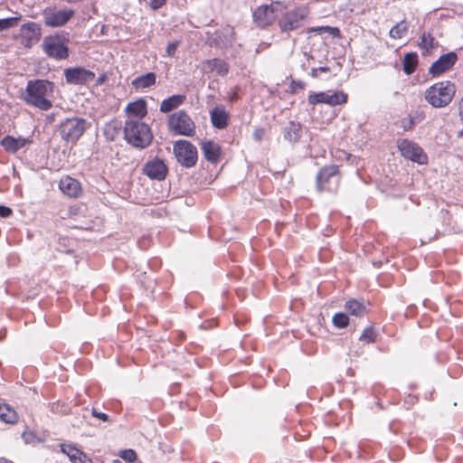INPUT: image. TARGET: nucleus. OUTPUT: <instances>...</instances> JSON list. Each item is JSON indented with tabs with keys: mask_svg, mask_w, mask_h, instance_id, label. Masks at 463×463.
Wrapping results in <instances>:
<instances>
[{
	"mask_svg": "<svg viewBox=\"0 0 463 463\" xmlns=\"http://www.w3.org/2000/svg\"><path fill=\"white\" fill-rule=\"evenodd\" d=\"M53 87V82L47 80H32L27 82L21 98L29 106L49 110L52 107L49 96L52 93Z\"/></svg>",
	"mask_w": 463,
	"mask_h": 463,
	"instance_id": "1",
	"label": "nucleus"
},
{
	"mask_svg": "<svg viewBox=\"0 0 463 463\" xmlns=\"http://www.w3.org/2000/svg\"><path fill=\"white\" fill-rule=\"evenodd\" d=\"M124 138L132 146L143 149L150 146L154 136L147 124L138 119L128 118L124 126Z\"/></svg>",
	"mask_w": 463,
	"mask_h": 463,
	"instance_id": "2",
	"label": "nucleus"
},
{
	"mask_svg": "<svg viewBox=\"0 0 463 463\" xmlns=\"http://www.w3.org/2000/svg\"><path fill=\"white\" fill-rule=\"evenodd\" d=\"M456 90V85L450 80L439 81L425 90L424 99L435 109L445 108L452 101Z\"/></svg>",
	"mask_w": 463,
	"mask_h": 463,
	"instance_id": "3",
	"label": "nucleus"
},
{
	"mask_svg": "<svg viewBox=\"0 0 463 463\" xmlns=\"http://www.w3.org/2000/svg\"><path fill=\"white\" fill-rule=\"evenodd\" d=\"M309 16L307 7L300 5L288 9L284 3V9L279 14L278 26L281 33H290L300 29Z\"/></svg>",
	"mask_w": 463,
	"mask_h": 463,
	"instance_id": "4",
	"label": "nucleus"
},
{
	"mask_svg": "<svg viewBox=\"0 0 463 463\" xmlns=\"http://www.w3.org/2000/svg\"><path fill=\"white\" fill-rule=\"evenodd\" d=\"M284 9V2L272 1L258 6L252 14L254 23L261 28H265L279 22V14Z\"/></svg>",
	"mask_w": 463,
	"mask_h": 463,
	"instance_id": "5",
	"label": "nucleus"
},
{
	"mask_svg": "<svg viewBox=\"0 0 463 463\" xmlns=\"http://www.w3.org/2000/svg\"><path fill=\"white\" fill-rule=\"evenodd\" d=\"M341 181L337 165H329L320 168L316 177L317 188L319 192L336 193Z\"/></svg>",
	"mask_w": 463,
	"mask_h": 463,
	"instance_id": "6",
	"label": "nucleus"
},
{
	"mask_svg": "<svg viewBox=\"0 0 463 463\" xmlns=\"http://www.w3.org/2000/svg\"><path fill=\"white\" fill-rule=\"evenodd\" d=\"M86 119L72 117L62 120L58 128L59 134L66 143L75 144L87 129Z\"/></svg>",
	"mask_w": 463,
	"mask_h": 463,
	"instance_id": "7",
	"label": "nucleus"
},
{
	"mask_svg": "<svg viewBox=\"0 0 463 463\" xmlns=\"http://www.w3.org/2000/svg\"><path fill=\"white\" fill-rule=\"evenodd\" d=\"M167 127L172 133L185 137H194L196 129L195 123L184 109L172 113L168 117Z\"/></svg>",
	"mask_w": 463,
	"mask_h": 463,
	"instance_id": "8",
	"label": "nucleus"
},
{
	"mask_svg": "<svg viewBox=\"0 0 463 463\" xmlns=\"http://www.w3.org/2000/svg\"><path fill=\"white\" fill-rule=\"evenodd\" d=\"M173 151L177 162L184 167H194L198 161L197 148L188 140L180 139L175 141Z\"/></svg>",
	"mask_w": 463,
	"mask_h": 463,
	"instance_id": "9",
	"label": "nucleus"
},
{
	"mask_svg": "<svg viewBox=\"0 0 463 463\" xmlns=\"http://www.w3.org/2000/svg\"><path fill=\"white\" fill-rule=\"evenodd\" d=\"M45 54L55 60H65L69 57V49L60 35L46 36L42 43Z\"/></svg>",
	"mask_w": 463,
	"mask_h": 463,
	"instance_id": "10",
	"label": "nucleus"
},
{
	"mask_svg": "<svg viewBox=\"0 0 463 463\" xmlns=\"http://www.w3.org/2000/svg\"><path fill=\"white\" fill-rule=\"evenodd\" d=\"M74 14V11L71 8L46 7L43 11V23L48 27H61L65 25L73 17Z\"/></svg>",
	"mask_w": 463,
	"mask_h": 463,
	"instance_id": "11",
	"label": "nucleus"
},
{
	"mask_svg": "<svg viewBox=\"0 0 463 463\" xmlns=\"http://www.w3.org/2000/svg\"><path fill=\"white\" fill-rule=\"evenodd\" d=\"M397 147L404 158L420 165L428 163L427 154L417 143L409 139H400L397 142Z\"/></svg>",
	"mask_w": 463,
	"mask_h": 463,
	"instance_id": "12",
	"label": "nucleus"
},
{
	"mask_svg": "<svg viewBox=\"0 0 463 463\" xmlns=\"http://www.w3.org/2000/svg\"><path fill=\"white\" fill-rule=\"evenodd\" d=\"M347 94L342 90H335L333 93L321 91L310 93L308 95L307 101L313 106L324 103L335 107L345 104L347 102Z\"/></svg>",
	"mask_w": 463,
	"mask_h": 463,
	"instance_id": "13",
	"label": "nucleus"
},
{
	"mask_svg": "<svg viewBox=\"0 0 463 463\" xmlns=\"http://www.w3.org/2000/svg\"><path fill=\"white\" fill-rule=\"evenodd\" d=\"M22 44L25 48H31L42 36V27L35 22H28L22 24L20 28Z\"/></svg>",
	"mask_w": 463,
	"mask_h": 463,
	"instance_id": "14",
	"label": "nucleus"
},
{
	"mask_svg": "<svg viewBox=\"0 0 463 463\" xmlns=\"http://www.w3.org/2000/svg\"><path fill=\"white\" fill-rule=\"evenodd\" d=\"M68 83L86 84L95 79V73L82 67L69 68L64 71Z\"/></svg>",
	"mask_w": 463,
	"mask_h": 463,
	"instance_id": "15",
	"label": "nucleus"
},
{
	"mask_svg": "<svg viewBox=\"0 0 463 463\" xmlns=\"http://www.w3.org/2000/svg\"><path fill=\"white\" fill-rule=\"evenodd\" d=\"M167 172L168 169L165 162L157 157L147 161L143 167V173L154 180H164Z\"/></svg>",
	"mask_w": 463,
	"mask_h": 463,
	"instance_id": "16",
	"label": "nucleus"
},
{
	"mask_svg": "<svg viewBox=\"0 0 463 463\" xmlns=\"http://www.w3.org/2000/svg\"><path fill=\"white\" fill-rule=\"evenodd\" d=\"M457 61L458 56L453 52L443 54L431 64L429 72L433 77L439 76L451 69Z\"/></svg>",
	"mask_w": 463,
	"mask_h": 463,
	"instance_id": "17",
	"label": "nucleus"
},
{
	"mask_svg": "<svg viewBox=\"0 0 463 463\" xmlns=\"http://www.w3.org/2000/svg\"><path fill=\"white\" fill-rule=\"evenodd\" d=\"M59 188L64 194L71 198H78L82 194L80 183L70 175L61 178Z\"/></svg>",
	"mask_w": 463,
	"mask_h": 463,
	"instance_id": "18",
	"label": "nucleus"
},
{
	"mask_svg": "<svg viewBox=\"0 0 463 463\" xmlns=\"http://www.w3.org/2000/svg\"><path fill=\"white\" fill-rule=\"evenodd\" d=\"M200 146L204 158L208 162L216 165L220 161L222 147L218 143L213 140H203L200 142Z\"/></svg>",
	"mask_w": 463,
	"mask_h": 463,
	"instance_id": "19",
	"label": "nucleus"
},
{
	"mask_svg": "<svg viewBox=\"0 0 463 463\" xmlns=\"http://www.w3.org/2000/svg\"><path fill=\"white\" fill-rule=\"evenodd\" d=\"M210 118L213 126L218 129L225 128L230 120L229 112L223 105H217L210 111Z\"/></svg>",
	"mask_w": 463,
	"mask_h": 463,
	"instance_id": "20",
	"label": "nucleus"
},
{
	"mask_svg": "<svg viewBox=\"0 0 463 463\" xmlns=\"http://www.w3.org/2000/svg\"><path fill=\"white\" fill-rule=\"evenodd\" d=\"M32 141L25 137H14L12 136H5L1 141L0 145L8 153H16L19 149L25 146Z\"/></svg>",
	"mask_w": 463,
	"mask_h": 463,
	"instance_id": "21",
	"label": "nucleus"
},
{
	"mask_svg": "<svg viewBox=\"0 0 463 463\" xmlns=\"http://www.w3.org/2000/svg\"><path fill=\"white\" fill-rule=\"evenodd\" d=\"M126 113L128 116L137 118L136 119L141 120L147 114L146 102L143 99H138L127 105L125 109Z\"/></svg>",
	"mask_w": 463,
	"mask_h": 463,
	"instance_id": "22",
	"label": "nucleus"
},
{
	"mask_svg": "<svg viewBox=\"0 0 463 463\" xmlns=\"http://www.w3.org/2000/svg\"><path fill=\"white\" fill-rule=\"evenodd\" d=\"M156 79L157 76L155 72H147L132 80L131 86L136 90H143L154 87L156 84Z\"/></svg>",
	"mask_w": 463,
	"mask_h": 463,
	"instance_id": "23",
	"label": "nucleus"
},
{
	"mask_svg": "<svg viewBox=\"0 0 463 463\" xmlns=\"http://www.w3.org/2000/svg\"><path fill=\"white\" fill-rule=\"evenodd\" d=\"M61 451L69 457L72 463H92V460L85 453L71 445H61Z\"/></svg>",
	"mask_w": 463,
	"mask_h": 463,
	"instance_id": "24",
	"label": "nucleus"
},
{
	"mask_svg": "<svg viewBox=\"0 0 463 463\" xmlns=\"http://www.w3.org/2000/svg\"><path fill=\"white\" fill-rule=\"evenodd\" d=\"M204 65L208 68V71L210 72H216L219 76H226L229 73L230 71V65L229 63L222 59L219 58H213L205 61Z\"/></svg>",
	"mask_w": 463,
	"mask_h": 463,
	"instance_id": "25",
	"label": "nucleus"
},
{
	"mask_svg": "<svg viewBox=\"0 0 463 463\" xmlns=\"http://www.w3.org/2000/svg\"><path fill=\"white\" fill-rule=\"evenodd\" d=\"M186 99L185 95H173L165 99L160 104V111L167 113L181 106Z\"/></svg>",
	"mask_w": 463,
	"mask_h": 463,
	"instance_id": "26",
	"label": "nucleus"
},
{
	"mask_svg": "<svg viewBox=\"0 0 463 463\" xmlns=\"http://www.w3.org/2000/svg\"><path fill=\"white\" fill-rule=\"evenodd\" d=\"M345 307L348 314L354 317H364L367 311V307L363 300L350 299L345 303Z\"/></svg>",
	"mask_w": 463,
	"mask_h": 463,
	"instance_id": "27",
	"label": "nucleus"
},
{
	"mask_svg": "<svg viewBox=\"0 0 463 463\" xmlns=\"http://www.w3.org/2000/svg\"><path fill=\"white\" fill-rule=\"evenodd\" d=\"M418 55L416 52L406 53L402 59V70L407 75L412 74L418 65Z\"/></svg>",
	"mask_w": 463,
	"mask_h": 463,
	"instance_id": "28",
	"label": "nucleus"
},
{
	"mask_svg": "<svg viewBox=\"0 0 463 463\" xmlns=\"http://www.w3.org/2000/svg\"><path fill=\"white\" fill-rule=\"evenodd\" d=\"M0 419L9 424H14L18 420L16 411L7 404L0 403Z\"/></svg>",
	"mask_w": 463,
	"mask_h": 463,
	"instance_id": "29",
	"label": "nucleus"
},
{
	"mask_svg": "<svg viewBox=\"0 0 463 463\" xmlns=\"http://www.w3.org/2000/svg\"><path fill=\"white\" fill-rule=\"evenodd\" d=\"M438 43L435 41V38L432 36L430 33H423L420 37V41L419 43L420 48L422 50V54L429 53L432 51Z\"/></svg>",
	"mask_w": 463,
	"mask_h": 463,
	"instance_id": "30",
	"label": "nucleus"
},
{
	"mask_svg": "<svg viewBox=\"0 0 463 463\" xmlns=\"http://www.w3.org/2000/svg\"><path fill=\"white\" fill-rule=\"evenodd\" d=\"M408 30H409L408 23L405 20H402L391 28V30L389 32V36L392 39L399 40L406 35V33H408Z\"/></svg>",
	"mask_w": 463,
	"mask_h": 463,
	"instance_id": "31",
	"label": "nucleus"
},
{
	"mask_svg": "<svg viewBox=\"0 0 463 463\" xmlns=\"http://www.w3.org/2000/svg\"><path fill=\"white\" fill-rule=\"evenodd\" d=\"M301 126L295 122H290L286 129L284 137L290 142H296L300 138Z\"/></svg>",
	"mask_w": 463,
	"mask_h": 463,
	"instance_id": "32",
	"label": "nucleus"
},
{
	"mask_svg": "<svg viewBox=\"0 0 463 463\" xmlns=\"http://www.w3.org/2000/svg\"><path fill=\"white\" fill-rule=\"evenodd\" d=\"M327 33L331 34L334 37H338L340 35V30L337 27H332V26H317V27H311L307 29V33H317V34H322Z\"/></svg>",
	"mask_w": 463,
	"mask_h": 463,
	"instance_id": "33",
	"label": "nucleus"
},
{
	"mask_svg": "<svg viewBox=\"0 0 463 463\" xmlns=\"http://www.w3.org/2000/svg\"><path fill=\"white\" fill-rule=\"evenodd\" d=\"M22 16L0 19V32L18 25Z\"/></svg>",
	"mask_w": 463,
	"mask_h": 463,
	"instance_id": "34",
	"label": "nucleus"
},
{
	"mask_svg": "<svg viewBox=\"0 0 463 463\" xmlns=\"http://www.w3.org/2000/svg\"><path fill=\"white\" fill-rule=\"evenodd\" d=\"M375 337H376V334L373 331V329L371 327H368V328H365L364 331L363 332V334L361 335L360 340L370 343V342H374Z\"/></svg>",
	"mask_w": 463,
	"mask_h": 463,
	"instance_id": "35",
	"label": "nucleus"
},
{
	"mask_svg": "<svg viewBox=\"0 0 463 463\" xmlns=\"http://www.w3.org/2000/svg\"><path fill=\"white\" fill-rule=\"evenodd\" d=\"M119 456L121 458L126 460L128 463H132L137 458V454L133 449H124L119 452Z\"/></svg>",
	"mask_w": 463,
	"mask_h": 463,
	"instance_id": "36",
	"label": "nucleus"
},
{
	"mask_svg": "<svg viewBox=\"0 0 463 463\" xmlns=\"http://www.w3.org/2000/svg\"><path fill=\"white\" fill-rule=\"evenodd\" d=\"M306 87V83L302 80H292L289 84L291 93H296L299 90H303Z\"/></svg>",
	"mask_w": 463,
	"mask_h": 463,
	"instance_id": "37",
	"label": "nucleus"
},
{
	"mask_svg": "<svg viewBox=\"0 0 463 463\" xmlns=\"http://www.w3.org/2000/svg\"><path fill=\"white\" fill-rule=\"evenodd\" d=\"M240 88L238 86L234 87L231 91L228 93L227 99L230 102H234L239 99H241V96L239 94Z\"/></svg>",
	"mask_w": 463,
	"mask_h": 463,
	"instance_id": "38",
	"label": "nucleus"
},
{
	"mask_svg": "<svg viewBox=\"0 0 463 463\" xmlns=\"http://www.w3.org/2000/svg\"><path fill=\"white\" fill-rule=\"evenodd\" d=\"M179 44H180L179 41H175V42L170 43L166 46V50H165L167 56L174 57L175 55L176 49L179 46Z\"/></svg>",
	"mask_w": 463,
	"mask_h": 463,
	"instance_id": "39",
	"label": "nucleus"
},
{
	"mask_svg": "<svg viewBox=\"0 0 463 463\" xmlns=\"http://www.w3.org/2000/svg\"><path fill=\"white\" fill-rule=\"evenodd\" d=\"M330 71V68L327 66L313 68L310 71V75L313 78H317L320 72H328Z\"/></svg>",
	"mask_w": 463,
	"mask_h": 463,
	"instance_id": "40",
	"label": "nucleus"
},
{
	"mask_svg": "<svg viewBox=\"0 0 463 463\" xmlns=\"http://www.w3.org/2000/svg\"><path fill=\"white\" fill-rule=\"evenodd\" d=\"M414 126V120L412 118L409 117V118H403L402 120V127L405 129V130H410V129H412Z\"/></svg>",
	"mask_w": 463,
	"mask_h": 463,
	"instance_id": "41",
	"label": "nucleus"
},
{
	"mask_svg": "<svg viewBox=\"0 0 463 463\" xmlns=\"http://www.w3.org/2000/svg\"><path fill=\"white\" fill-rule=\"evenodd\" d=\"M349 320H331L332 326L335 329H342L348 326Z\"/></svg>",
	"mask_w": 463,
	"mask_h": 463,
	"instance_id": "42",
	"label": "nucleus"
},
{
	"mask_svg": "<svg viewBox=\"0 0 463 463\" xmlns=\"http://www.w3.org/2000/svg\"><path fill=\"white\" fill-rule=\"evenodd\" d=\"M313 324L308 326H309V330H312V329H317V334L319 335H323L324 332H322L320 326H322L321 325V320H317V319H314L312 320ZM313 334H317V332H312Z\"/></svg>",
	"mask_w": 463,
	"mask_h": 463,
	"instance_id": "43",
	"label": "nucleus"
},
{
	"mask_svg": "<svg viewBox=\"0 0 463 463\" xmlns=\"http://www.w3.org/2000/svg\"><path fill=\"white\" fill-rule=\"evenodd\" d=\"M167 0H150V7L153 10H157L166 4Z\"/></svg>",
	"mask_w": 463,
	"mask_h": 463,
	"instance_id": "44",
	"label": "nucleus"
},
{
	"mask_svg": "<svg viewBox=\"0 0 463 463\" xmlns=\"http://www.w3.org/2000/svg\"><path fill=\"white\" fill-rule=\"evenodd\" d=\"M13 213V211L10 207L0 205V217L7 218L11 216Z\"/></svg>",
	"mask_w": 463,
	"mask_h": 463,
	"instance_id": "45",
	"label": "nucleus"
},
{
	"mask_svg": "<svg viewBox=\"0 0 463 463\" xmlns=\"http://www.w3.org/2000/svg\"><path fill=\"white\" fill-rule=\"evenodd\" d=\"M265 134V130L263 128H256L253 132V137L257 141H260Z\"/></svg>",
	"mask_w": 463,
	"mask_h": 463,
	"instance_id": "46",
	"label": "nucleus"
},
{
	"mask_svg": "<svg viewBox=\"0 0 463 463\" xmlns=\"http://www.w3.org/2000/svg\"><path fill=\"white\" fill-rule=\"evenodd\" d=\"M458 111L460 120L463 122V97L458 100Z\"/></svg>",
	"mask_w": 463,
	"mask_h": 463,
	"instance_id": "47",
	"label": "nucleus"
},
{
	"mask_svg": "<svg viewBox=\"0 0 463 463\" xmlns=\"http://www.w3.org/2000/svg\"><path fill=\"white\" fill-rule=\"evenodd\" d=\"M93 415L100 420H102L103 421H106L108 420V415L103 413V412H98L96 411H93Z\"/></svg>",
	"mask_w": 463,
	"mask_h": 463,
	"instance_id": "48",
	"label": "nucleus"
},
{
	"mask_svg": "<svg viewBox=\"0 0 463 463\" xmlns=\"http://www.w3.org/2000/svg\"><path fill=\"white\" fill-rule=\"evenodd\" d=\"M107 80V76L105 74L100 75L97 80V84H102Z\"/></svg>",
	"mask_w": 463,
	"mask_h": 463,
	"instance_id": "49",
	"label": "nucleus"
},
{
	"mask_svg": "<svg viewBox=\"0 0 463 463\" xmlns=\"http://www.w3.org/2000/svg\"><path fill=\"white\" fill-rule=\"evenodd\" d=\"M332 318H348L347 315H345V313H335Z\"/></svg>",
	"mask_w": 463,
	"mask_h": 463,
	"instance_id": "50",
	"label": "nucleus"
},
{
	"mask_svg": "<svg viewBox=\"0 0 463 463\" xmlns=\"http://www.w3.org/2000/svg\"><path fill=\"white\" fill-rule=\"evenodd\" d=\"M113 463H122L119 459L113 460Z\"/></svg>",
	"mask_w": 463,
	"mask_h": 463,
	"instance_id": "51",
	"label": "nucleus"
}]
</instances>
